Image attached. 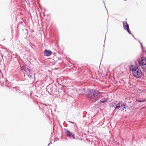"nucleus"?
<instances>
[{
	"label": "nucleus",
	"instance_id": "nucleus-23",
	"mask_svg": "<svg viewBox=\"0 0 146 146\" xmlns=\"http://www.w3.org/2000/svg\"><path fill=\"white\" fill-rule=\"evenodd\" d=\"M134 38H135V36H134V35L131 34V35Z\"/></svg>",
	"mask_w": 146,
	"mask_h": 146
},
{
	"label": "nucleus",
	"instance_id": "nucleus-7",
	"mask_svg": "<svg viewBox=\"0 0 146 146\" xmlns=\"http://www.w3.org/2000/svg\"><path fill=\"white\" fill-rule=\"evenodd\" d=\"M44 55L46 56H49L52 53V52L49 50L46 49H45L44 51Z\"/></svg>",
	"mask_w": 146,
	"mask_h": 146
},
{
	"label": "nucleus",
	"instance_id": "nucleus-18",
	"mask_svg": "<svg viewBox=\"0 0 146 146\" xmlns=\"http://www.w3.org/2000/svg\"><path fill=\"white\" fill-rule=\"evenodd\" d=\"M50 85H48V86H47V87H46V89H47V90H48L49 89L50 90H49V91L50 92H51L52 91V88H50Z\"/></svg>",
	"mask_w": 146,
	"mask_h": 146
},
{
	"label": "nucleus",
	"instance_id": "nucleus-16",
	"mask_svg": "<svg viewBox=\"0 0 146 146\" xmlns=\"http://www.w3.org/2000/svg\"><path fill=\"white\" fill-rule=\"evenodd\" d=\"M129 106L132 107L133 106V105L135 104V102H134L130 101L129 102Z\"/></svg>",
	"mask_w": 146,
	"mask_h": 146
},
{
	"label": "nucleus",
	"instance_id": "nucleus-14",
	"mask_svg": "<svg viewBox=\"0 0 146 146\" xmlns=\"http://www.w3.org/2000/svg\"><path fill=\"white\" fill-rule=\"evenodd\" d=\"M143 62H145L146 64V58L144 56H143L141 58V61Z\"/></svg>",
	"mask_w": 146,
	"mask_h": 146
},
{
	"label": "nucleus",
	"instance_id": "nucleus-22",
	"mask_svg": "<svg viewBox=\"0 0 146 146\" xmlns=\"http://www.w3.org/2000/svg\"><path fill=\"white\" fill-rule=\"evenodd\" d=\"M65 123V121H64V126L65 127H67V124H66V125H65L64 124V123Z\"/></svg>",
	"mask_w": 146,
	"mask_h": 146
},
{
	"label": "nucleus",
	"instance_id": "nucleus-19",
	"mask_svg": "<svg viewBox=\"0 0 146 146\" xmlns=\"http://www.w3.org/2000/svg\"><path fill=\"white\" fill-rule=\"evenodd\" d=\"M141 68L143 70V71L146 70V65H144V66H141Z\"/></svg>",
	"mask_w": 146,
	"mask_h": 146
},
{
	"label": "nucleus",
	"instance_id": "nucleus-8",
	"mask_svg": "<svg viewBox=\"0 0 146 146\" xmlns=\"http://www.w3.org/2000/svg\"><path fill=\"white\" fill-rule=\"evenodd\" d=\"M122 106V108H120V110L121 111H123L125 109V111H126V109H130V107L127 106L126 103L124 104L123 102V103Z\"/></svg>",
	"mask_w": 146,
	"mask_h": 146
},
{
	"label": "nucleus",
	"instance_id": "nucleus-3",
	"mask_svg": "<svg viewBox=\"0 0 146 146\" xmlns=\"http://www.w3.org/2000/svg\"><path fill=\"white\" fill-rule=\"evenodd\" d=\"M21 70L22 71H24L25 72V73L24 72L25 76V74H26L29 78L30 79H35V74L34 73L33 69H30L26 66H24L21 68Z\"/></svg>",
	"mask_w": 146,
	"mask_h": 146
},
{
	"label": "nucleus",
	"instance_id": "nucleus-24",
	"mask_svg": "<svg viewBox=\"0 0 146 146\" xmlns=\"http://www.w3.org/2000/svg\"><path fill=\"white\" fill-rule=\"evenodd\" d=\"M52 133H51V137L52 138Z\"/></svg>",
	"mask_w": 146,
	"mask_h": 146
},
{
	"label": "nucleus",
	"instance_id": "nucleus-13",
	"mask_svg": "<svg viewBox=\"0 0 146 146\" xmlns=\"http://www.w3.org/2000/svg\"><path fill=\"white\" fill-rule=\"evenodd\" d=\"M138 65L140 66H144L146 65V63H145V62H143L141 61H138Z\"/></svg>",
	"mask_w": 146,
	"mask_h": 146
},
{
	"label": "nucleus",
	"instance_id": "nucleus-15",
	"mask_svg": "<svg viewBox=\"0 0 146 146\" xmlns=\"http://www.w3.org/2000/svg\"><path fill=\"white\" fill-rule=\"evenodd\" d=\"M20 93H21V94L22 95H23L24 94L25 95H26L28 97L29 94L28 93H27L26 92H20Z\"/></svg>",
	"mask_w": 146,
	"mask_h": 146
},
{
	"label": "nucleus",
	"instance_id": "nucleus-17",
	"mask_svg": "<svg viewBox=\"0 0 146 146\" xmlns=\"http://www.w3.org/2000/svg\"><path fill=\"white\" fill-rule=\"evenodd\" d=\"M134 62L135 65L132 64L134 66H136L137 67H139L138 64L137 63V61H134Z\"/></svg>",
	"mask_w": 146,
	"mask_h": 146
},
{
	"label": "nucleus",
	"instance_id": "nucleus-9",
	"mask_svg": "<svg viewBox=\"0 0 146 146\" xmlns=\"http://www.w3.org/2000/svg\"><path fill=\"white\" fill-rule=\"evenodd\" d=\"M5 85V86H7L8 87H11L13 86V83L9 82L7 80H6Z\"/></svg>",
	"mask_w": 146,
	"mask_h": 146
},
{
	"label": "nucleus",
	"instance_id": "nucleus-28",
	"mask_svg": "<svg viewBox=\"0 0 146 146\" xmlns=\"http://www.w3.org/2000/svg\"><path fill=\"white\" fill-rule=\"evenodd\" d=\"M105 39H106V38H105V40H104V43H105Z\"/></svg>",
	"mask_w": 146,
	"mask_h": 146
},
{
	"label": "nucleus",
	"instance_id": "nucleus-4",
	"mask_svg": "<svg viewBox=\"0 0 146 146\" xmlns=\"http://www.w3.org/2000/svg\"><path fill=\"white\" fill-rule=\"evenodd\" d=\"M123 103L122 102L115 101L111 103L110 105H111V106L114 107L115 109H119L122 108Z\"/></svg>",
	"mask_w": 146,
	"mask_h": 146
},
{
	"label": "nucleus",
	"instance_id": "nucleus-21",
	"mask_svg": "<svg viewBox=\"0 0 146 146\" xmlns=\"http://www.w3.org/2000/svg\"><path fill=\"white\" fill-rule=\"evenodd\" d=\"M144 73L143 74V76H145L146 78V70L143 71Z\"/></svg>",
	"mask_w": 146,
	"mask_h": 146
},
{
	"label": "nucleus",
	"instance_id": "nucleus-31",
	"mask_svg": "<svg viewBox=\"0 0 146 146\" xmlns=\"http://www.w3.org/2000/svg\"><path fill=\"white\" fill-rule=\"evenodd\" d=\"M124 1H126V0H124Z\"/></svg>",
	"mask_w": 146,
	"mask_h": 146
},
{
	"label": "nucleus",
	"instance_id": "nucleus-2",
	"mask_svg": "<svg viewBox=\"0 0 146 146\" xmlns=\"http://www.w3.org/2000/svg\"><path fill=\"white\" fill-rule=\"evenodd\" d=\"M129 68L131 71L134 76L137 78H141L143 76V73L139 67L134 66L132 64V62L129 63Z\"/></svg>",
	"mask_w": 146,
	"mask_h": 146
},
{
	"label": "nucleus",
	"instance_id": "nucleus-5",
	"mask_svg": "<svg viewBox=\"0 0 146 146\" xmlns=\"http://www.w3.org/2000/svg\"><path fill=\"white\" fill-rule=\"evenodd\" d=\"M64 131L65 134L67 137H72L74 139H75V135L70 131L66 128H64Z\"/></svg>",
	"mask_w": 146,
	"mask_h": 146
},
{
	"label": "nucleus",
	"instance_id": "nucleus-27",
	"mask_svg": "<svg viewBox=\"0 0 146 146\" xmlns=\"http://www.w3.org/2000/svg\"><path fill=\"white\" fill-rule=\"evenodd\" d=\"M134 39L136 40H137V39H136V38L135 37V38H134Z\"/></svg>",
	"mask_w": 146,
	"mask_h": 146
},
{
	"label": "nucleus",
	"instance_id": "nucleus-29",
	"mask_svg": "<svg viewBox=\"0 0 146 146\" xmlns=\"http://www.w3.org/2000/svg\"><path fill=\"white\" fill-rule=\"evenodd\" d=\"M103 46H104V45H103Z\"/></svg>",
	"mask_w": 146,
	"mask_h": 146
},
{
	"label": "nucleus",
	"instance_id": "nucleus-1",
	"mask_svg": "<svg viewBox=\"0 0 146 146\" xmlns=\"http://www.w3.org/2000/svg\"><path fill=\"white\" fill-rule=\"evenodd\" d=\"M86 98L91 102H95L99 100L102 95V92L95 89L81 88L79 90Z\"/></svg>",
	"mask_w": 146,
	"mask_h": 146
},
{
	"label": "nucleus",
	"instance_id": "nucleus-26",
	"mask_svg": "<svg viewBox=\"0 0 146 146\" xmlns=\"http://www.w3.org/2000/svg\"><path fill=\"white\" fill-rule=\"evenodd\" d=\"M68 122H70V123H74L73 122H72V121H69Z\"/></svg>",
	"mask_w": 146,
	"mask_h": 146
},
{
	"label": "nucleus",
	"instance_id": "nucleus-20",
	"mask_svg": "<svg viewBox=\"0 0 146 146\" xmlns=\"http://www.w3.org/2000/svg\"><path fill=\"white\" fill-rule=\"evenodd\" d=\"M86 113H86V111H84L83 113V114L84 115L83 116V117H86Z\"/></svg>",
	"mask_w": 146,
	"mask_h": 146
},
{
	"label": "nucleus",
	"instance_id": "nucleus-25",
	"mask_svg": "<svg viewBox=\"0 0 146 146\" xmlns=\"http://www.w3.org/2000/svg\"><path fill=\"white\" fill-rule=\"evenodd\" d=\"M51 141L50 142V143H49L48 144V146L50 145V144H51Z\"/></svg>",
	"mask_w": 146,
	"mask_h": 146
},
{
	"label": "nucleus",
	"instance_id": "nucleus-11",
	"mask_svg": "<svg viewBox=\"0 0 146 146\" xmlns=\"http://www.w3.org/2000/svg\"><path fill=\"white\" fill-rule=\"evenodd\" d=\"M145 101L146 99L145 98H140L139 99H136V101L139 103L145 102Z\"/></svg>",
	"mask_w": 146,
	"mask_h": 146
},
{
	"label": "nucleus",
	"instance_id": "nucleus-6",
	"mask_svg": "<svg viewBox=\"0 0 146 146\" xmlns=\"http://www.w3.org/2000/svg\"><path fill=\"white\" fill-rule=\"evenodd\" d=\"M123 27L124 29L129 34L131 35L129 28V26L126 21L123 22Z\"/></svg>",
	"mask_w": 146,
	"mask_h": 146
},
{
	"label": "nucleus",
	"instance_id": "nucleus-10",
	"mask_svg": "<svg viewBox=\"0 0 146 146\" xmlns=\"http://www.w3.org/2000/svg\"><path fill=\"white\" fill-rule=\"evenodd\" d=\"M109 100L108 98H106L104 97L103 98L101 99L100 101V102L102 103H105L108 102Z\"/></svg>",
	"mask_w": 146,
	"mask_h": 146
},
{
	"label": "nucleus",
	"instance_id": "nucleus-12",
	"mask_svg": "<svg viewBox=\"0 0 146 146\" xmlns=\"http://www.w3.org/2000/svg\"><path fill=\"white\" fill-rule=\"evenodd\" d=\"M138 41H139V43H140V44L141 45V48L142 51V52L143 53H144V52H145V53L146 54V50H144V48L143 47L142 44V43L139 40H138Z\"/></svg>",
	"mask_w": 146,
	"mask_h": 146
},
{
	"label": "nucleus",
	"instance_id": "nucleus-30",
	"mask_svg": "<svg viewBox=\"0 0 146 146\" xmlns=\"http://www.w3.org/2000/svg\"><path fill=\"white\" fill-rule=\"evenodd\" d=\"M16 56H18V55H17V54H16Z\"/></svg>",
	"mask_w": 146,
	"mask_h": 146
}]
</instances>
